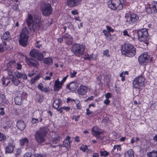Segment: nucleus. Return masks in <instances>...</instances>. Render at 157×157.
I'll use <instances>...</instances> for the list:
<instances>
[{
  "mask_svg": "<svg viewBox=\"0 0 157 157\" xmlns=\"http://www.w3.org/2000/svg\"><path fill=\"white\" fill-rule=\"evenodd\" d=\"M123 35L125 36H127L128 37H129L130 36L129 34H128V32L127 30H125L123 32Z\"/></svg>",
  "mask_w": 157,
  "mask_h": 157,
  "instance_id": "obj_52",
  "label": "nucleus"
},
{
  "mask_svg": "<svg viewBox=\"0 0 157 157\" xmlns=\"http://www.w3.org/2000/svg\"><path fill=\"white\" fill-rule=\"evenodd\" d=\"M100 153L101 156L106 157L109 155V153L106 151H100Z\"/></svg>",
  "mask_w": 157,
  "mask_h": 157,
  "instance_id": "obj_38",
  "label": "nucleus"
},
{
  "mask_svg": "<svg viewBox=\"0 0 157 157\" xmlns=\"http://www.w3.org/2000/svg\"><path fill=\"white\" fill-rule=\"evenodd\" d=\"M113 150H116L117 151H121V148L120 145H115L114 146L113 149L111 151L112 153H113Z\"/></svg>",
  "mask_w": 157,
  "mask_h": 157,
  "instance_id": "obj_37",
  "label": "nucleus"
},
{
  "mask_svg": "<svg viewBox=\"0 0 157 157\" xmlns=\"http://www.w3.org/2000/svg\"><path fill=\"white\" fill-rule=\"evenodd\" d=\"M61 101L58 98L54 100L53 102V106L55 109L58 108L61 104Z\"/></svg>",
  "mask_w": 157,
  "mask_h": 157,
  "instance_id": "obj_29",
  "label": "nucleus"
},
{
  "mask_svg": "<svg viewBox=\"0 0 157 157\" xmlns=\"http://www.w3.org/2000/svg\"><path fill=\"white\" fill-rule=\"evenodd\" d=\"M101 75H99L97 79L96 82V83H97L99 85H100L101 84Z\"/></svg>",
  "mask_w": 157,
  "mask_h": 157,
  "instance_id": "obj_41",
  "label": "nucleus"
},
{
  "mask_svg": "<svg viewBox=\"0 0 157 157\" xmlns=\"http://www.w3.org/2000/svg\"><path fill=\"white\" fill-rule=\"evenodd\" d=\"M15 68L18 70H20L22 69V66L21 64L17 63H16L14 65Z\"/></svg>",
  "mask_w": 157,
  "mask_h": 157,
  "instance_id": "obj_42",
  "label": "nucleus"
},
{
  "mask_svg": "<svg viewBox=\"0 0 157 157\" xmlns=\"http://www.w3.org/2000/svg\"><path fill=\"white\" fill-rule=\"evenodd\" d=\"M2 40H9L11 39V36L9 31H7L5 33L3 36H2Z\"/></svg>",
  "mask_w": 157,
  "mask_h": 157,
  "instance_id": "obj_28",
  "label": "nucleus"
},
{
  "mask_svg": "<svg viewBox=\"0 0 157 157\" xmlns=\"http://www.w3.org/2000/svg\"><path fill=\"white\" fill-rule=\"evenodd\" d=\"M86 114L87 115H91L93 113V112L90 111L89 108L87 109H86Z\"/></svg>",
  "mask_w": 157,
  "mask_h": 157,
  "instance_id": "obj_55",
  "label": "nucleus"
},
{
  "mask_svg": "<svg viewBox=\"0 0 157 157\" xmlns=\"http://www.w3.org/2000/svg\"><path fill=\"white\" fill-rule=\"evenodd\" d=\"M67 75L66 77H64V78L62 80L61 82H60V83H61V84L62 85L66 80L67 78Z\"/></svg>",
  "mask_w": 157,
  "mask_h": 157,
  "instance_id": "obj_62",
  "label": "nucleus"
},
{
  "mask_svg": "<svg viewBox=\"0 0 157 157\" xmlns=\"http://www.w3.org/2000/svg\"><path fill=\"white\" fill-rule=\"evenodd\" d=\"M31 153L27 152L24 155L23 157H31Z\"/></svg>",
  "mask_w": 157,
  "mask_h": 157,
  "instance_id": "obj_54",
  "label": "nucleus"
},
{
  "mask_svg": "<svg viewBox=\"0 0 157 157\" xmlns=\"http://www.w3.org/2000/svg\"><path fill=\"white\" fill-rule=\"evenodd\" d=\"M108 7L113 10H121L123 9V5L121 0H111L108 2Z\"/></svg>",
  "mask_w": 157,
  "mask_h": 157,
  "instance_id": "obj_7",
  "label": "nucleus"
},
{
  "mask_svg": "<svg viewBox=\"0 0 157 157\" xmlns=\"http://www.w3.org/2000/svg\"><path fill=\"white\" fill-rule=\"evenodd\" d=\"M14 147V145L12 144L11 143L9 144L8 146L6 147V152L8 153H11L13 151Z\"/></svg>",
  "mask_w": 157,
  "mask_h": 157,
  "instance_id": "obj_23",
  "label": "nucleus"
},
{
  "mask_svg": "<svg viewBox=\"0 0 157 157\" xmlns=\"http://www.w3.org/2000/svg\"><path fill=\"white\" fill-rule=\"evenodd\" d=\"M14 75L18 78H22L24 80L26 79L27 78V75L26 74L20 73L17 71L14 72Z\"/></svg>",
  "mask_w": 157,
  "mask_h": 157,
  "instance_id": "obj_22",
  "label": "nucleus"
},
{
  "mask_svg": "<svg viewBox=\"0 0 157 157\" xmlns=\"http://www.w3.org/2000/svg\"><path fill=\"white\" fill-rule=\"evenodd\" d=\"M145 80V78L142 76L136 77L133 82V87L136 89H142L144 86Z\"/></svg>",
  "mask_w": 157,
  "mask_h": 157,
  "instance_id": "obj_6",
  "label": "nucleus"
},
{
  "mask_svg": "<svg viewBox=\"0 0 157 157\" xmlns=\"http://www.w3.org/2000/svg\"><path fill=\"white\" fill-rule=\"evenodd\" d=\"M110 102V101L108 99H106L104 101V103L106 105H108Z\"/></svg>",
  "mask_w": 157,
  "mask_h": 157,
  "instance_id": "obj_56",
  "label": "nucleus"
},
{
  "mask_svg": "<svg viewBox=\"0 0 157 157\" xmlns=\"http://www.w3.org/2000/svg\"><path fill=\"white\" fill-rule=\"evenodd\" d=\"M3 46L2 47H0V52H2L4 50V46L6 45V43L4 41L3 43Z\"/></svg>",
  "mask_w": 157,
  "mask_h": 157,
  "instance_id": "obj_49",
  "label": "nucleus"
},
{
  "mask_svg": "<svg viewBox=\"0 0 157 157\" xmlns=\"http://www.w3.org/2000/svg\"><path fill=\"white\" fill-rule=\"evenodd\" d=\"M27 24L29 26L31 25L30 28L32 31L34 32L35 30L40 25V22L39 17L37 16L34 15L33 17L31 14L28 15V18L26 19Z\"/></svg>",
  "mask_w": 157,
  "mask_h": 157,
  "instance_id": "obj_2",
  "label": "nucleus"
},
{
  "mask_svg": "<svg viewBox=\"0 0 157 157\" xmlns=\"http://www.w3.org/2000/svg\"><path fill=\"white\" fill-rule=\"evenodd\" d=\"M17 127L19 130L22 131L25 129V124L24 121H19L17 123Z\"/></svg>",
  "mask_w": 157,
  "mask_h": 157,
  "instance_id": "obj_21",
  "label": "nucleus"
},
{
  "mask_svg": "<svg viewBox=\"0 0 157 157\" xmlns=\"http://www.w3.org/2000/svg\"><path fill=\"white\" fill-rule=\"evenodd\" d=\"M132 48H136L130 44H126L122 46L121 50L122 54L124 55Z\"/></svg>",
  "mask_w": 157,
  "mask_h": 157,
  "instance_id": "obj_13",
  "label": "nucleus"
},
{
  "mask_svg": "<svg viewBox=\"0 0 157 157\" xmlns=\"http://www.w3.org/2000/svg\"><path fill=\"white\" fill-rule=\"evenodd\" d=\"M28 142V140L27 138H25L22 140L21 143L22 145H23L25 144H27Z\"/></svg>",
  "mask_w": 157,
  "mask_h": 157,
  "instance_id": "obj_44",
  "label": "nucleus"
},
{
  "mask_svg": "<svg viewBox=\"0 0 157 157\" xmlns=\"http://www.w3.org/2000/svg\"><path fill=\"white\" fill-rule=\"evenodd\" d=\"M62 85L59 81L58 78H57L55 82V84L53 87V90L54 91H58L59 90L62 88Z\"/></svg>",
  "mask_w": 157,
  "mask_h": 157,
  "instance_id": "obj_19",
  "label": "nucleus"
},
{
  "mask_svg": "<svg viewBox=\"0 0 157 157\" xmlns=\"http://www.w3.org/2000/svg\"><path fill=\"white\" fill-rule=\"evenodd\" d=\"M63 38L65 40L66 43L68 45H70L73 43V40L72 36L68 33H65L63 34Z\"/></svg>",
  "mask_w": 157,
  "mask_h": 157,
  "instance_id": "obj_15",
  "label": "nucleus"
},
{
  "mask_svg": "<svg viewBox=\"0 0 157 157\" xmlns=\"http://www.w3.org/2000/svg\"><path fill=\"white\" fill-rule=\"evenodd\" d=\"M21 152V151L20 149H18L16 151L15 153L16 156L19 155Z\"/></svg>",
  "mask_w": 157,
  "mask_h": 157,
  "instance_id": "obj_51",
  "label": "nucleus"
},
{
  "mask_svg": "<svg viewBox=\"0 0 157 157\" xmlns=\"http://www.w3.org/2000/svg\"><path fill=\"white\" fill-rule=\"evenodd\" d=\"M146 10L147 12L149 14L155 13V12L153 11V8H152V6H151L146 8Z\"/></svg>",
  "mask_w": 157,
  "mask_h": 157,
  "instance_id": "obj_35",
  "label": "nucleus"
},
{
  "mask_svg": "<svg viewBox=\"0 0 157 157\" xmlns=\"http://www.w3.org/2000/svg\"><path fill=\"white\" fill-rule=\"evenodd\" d=\"M107 29L109 33V32H113L114 31V30L113 29H111V28L109 27V26H106Z\"/></svg>",
  "mask_w": 157,
  "mask_h": 157,
  "instance_id": "obj_53",
  "label": "nucleus"
},
{
  "mask_svg": "<svg viewBox=\"0 0 157 157\" xmlns=\"http://www.w3.org/2000/svg\"><path fill=\"white\" fill-rule=\"evenodd\" d=\"M137 35L140 41L145 42L146 45H148V42L147 41L149 40L148 34L146 29H143L138 30Z\"/></svg>",
  "mask_w": 157,
  "mask_h": 157,
  "instance_id": "obj_5",
  "label": "nucleus"
},
{
  "mask_svg": "<svg viewBox=\"0 0 157 157\" xmlns=\"http://www.w3.org/2000/svg\"><path fill=\"white\" fill-rule=\"evenodd\" d=\"M152 8L153 9V12L155 13L157 12V2H154L152 4Z\"/></svg>",
  "mask_w": 157,
  "mask_h": 157,
  "instance_id": "obj_36",
  "label": "nucleus"
},
{
  "mask_svg": "<svg viewBox=\"0 0 157 157\" xmlns=\"http://www.w3.org/2000/svg\"><path fill=\"white\" fill-rule=\"evenodd\" d=\"M61 140V137L57 135L52 138V142L53 144H57Z\"/></svg>",
  "mask_w": 157,
  "mask_h": 157,
  "instance_id": "obj_32",
  "label": "nucleus"
},
{
  "mask_svg": "<svg viewBox=\"0 0 157 157\" xmlns=\"http://www.w3.org/2000/svg\"><path fill=\"white\" fill-rule=\"evenodd\" d=\"M103 32L106 36H108L109 34V33L106 30H103Z\"/></svg>",
  "mask_w": 157,
  "mask_h": 157,
  "instance_id": "obj_57",
  "label": "nucleus"
},
{
  "mask_svg": "<svg viewBox=\"0 0 157 157\" xmlns=\"http://www.w3.org/2000/svg\"><path fill=\"white\" fill-rule=\"evenodd\" d=\"M147 157H157V151H153L152 152H149L147 153Z\"/></svg>",
  "mask_w": 157,
  "mask_h": 157,
  "instance_id": "obj_33",
  "label": "nucleus"
},
{
  "mask_svg": "<svg viewBox=\"0 0 157 157\" xmlns=\"http://www.w3.org/2000/svg\"><path fill=\"white\" fill-rule=\"evenodd\" d=\"M48 130V127L45 126L40 128L38 130L36 131L34 134V138L36 141L38 143L44 142L45 140V137Z\"/></svg>",
  "mask_w": 157,
  "mask_h": 157,
  "instance_id": "obj_1",
  "label": "nucleus"
},
{
  "mask_svg": "<svg viewBox=\"0 0 157 157\" xmlns=\"http://www.w3.org/2000/svg\"><path fill=\"white\" fill-rule=\"evenodd\" d=\"M43 61L44 63L48 65H51L53 63L52 59L50 57L45 58L44 59Z\"/></svg>",
  "mask_w": 157,
  "mask_h": 157,
  "instance_id": "obj_30",
  "label": "nucleus"
},
{
  "mask_svg": "<svg viewBox=\"0 0 157 157\" xmlns=\"http://www.w3.org/2000/svg\"><path fill=\"white\" fill-rule=\"evenodd\" d=\"M139 20V17L136 14L132 13L130 15V17L127 18L126 21V22L129 23L130 24H132L136 22Z\"/></svg>",
  "mask_w": 157,
  "mask_h": 157,
  "instance_id": "obj_14",
  "label": "nucleus"
},
{
  "mask_svg": "<svg viewBox=\"0 0 157 157\" xmlns=\"http://www.w3.org/2000/svg\"><path fill=\"white\" fill-rule=\"evenodd\" d=\"M23 100V98L20 96H17L14 98L15 103L17 105H21Z\"/></svg>",
  "mask_w": 157,
  "mask_h": 157,
  "instance_id": "obj_24",
  "label": "nucleus"
},
{
  "mask_svg": "<svg viewBox=\"0 0 157 157\" xmlns=\"http://www.w3.org/2000/svg\"><path fill=\"white\" fill-rule=\"evenodd\" d=\"M71 137L69 136H67L65 140L63 141V146L65 147L67 149H68L70 147V144L72 142L70 140Z\"/></svg>",
  "mask_w": 157,
  "mask_h": 157,
  "instance_id": "obj_20",
  "label": "nucleus"
},
{
  "mask_svg": "<svg viewBox=\"0 0 157 157\" xmlns=\"http://www.w3.org/2000/svg\"><path fill=\"white\" fill-rule=\"evenodd\" d=\"M87 147L88 146L86 145L82 146L80 147V149L83 152H85L86 150L87 149Z\"/></svg>",
  "mask_w": 157,
  "mask_h": 157,
  "instance_id": "obj_47",
  "label": "nucleus"
},
{
  "mask_svg": "<svg viewBox=\"0 0 157 157\" xmlns=\"http://www.w3.org/2000/svg\"><path fill=\"white\" fill-rule=\"evenodd\" d=\"M105 97L106 99H108V98H110L111 97V94L110 93H108L106 94H105Z\"/></svg>",
  "mask_w": 157,
  "mask_h": 157,
  "instance_id": "obj_58",
  "label": "nucleus"
},
{
  "mask_svg": "<svg viewBox=\"0 0 157 157\" xmlns=\"http://www.w3.org/2000/svg\"><path fill=\"white\" fill-rule=\"evenodd\" d=\"M75 103L76 104V109H81V105L79 103V101L78 100H76Z\"/></svg>",
  "mask_w": 157,
  "mask_h": 157,
  "instance_id": "obj_40",
  "label": "nucleus"
},
{
  "mask_svg": "<svg viewBox=\"0 0 157 157\" xmlns=\"http://www.w3.org/2000/svg\"><path fill=\"white\" fill-rule=\"evenodd\" d=\"M64 38H63V35H62V36L61 38H59L57 39V40L58 42L62 43L63 42V40Z\"/></svg>",
  "mask_w": 157,
  "mask_h": 157,
  "instance_id": "obj_60",
  "label": "nucleus"
},
{
  "mask_svg": "<svg viewBox=\"0 0 157 157\" xmlns=\"http://www.w3.org/2000/svg\"><path fill=\"white\" fill-rule=\"evenodd\" d=\"M109 50L106 49L104 51L103 55L104 56L109 57Z\"/></svg>",
  "mask_w": 157,
  "mask_h": 157,
  "instance_id": "obj_45",
  "label": "nucleus"
},
{
  "mask_svg": "<svg viewBox=\"0 0 157 157\" xmlns=\"http://www.w3.org/2000/svg\"><path fill=\"white\" fill-rule=\"evenodd\" d=\"M40 76L39 75H36L35 77L33 78L30 80V83L31 84H34L36 81L40 78Z\"/></svg>",
  "mask_w": 157,
  "mask_h": 157,
  "instance_id": "obj_34",
  "label": "nucleus"
},
{
  "mask_svg": "<svg viewBox=\"0 0 157 157\" xmlns=\"http://www.w3.org/2000/svg\"><path fill=\"white\" fill-rule=\"evenodd\" d=\"M71 76L70 77L71 78H73L75 77L77 72L75 71H71Z\"/></svg>",
  "mask_w": 157,
  "mask_h": 157,
  "instance_id": "obj_46",
  "label": "nucleus"
},
{
  "mask_svg": "<svg viewBox=\"0 0 157 157\" xmlns=\"http://www.w3.org/2000/svg\"><path fill=\"white\" fill-rule=\"evenodd\" d=\"M30 55L39 60H41L44 57L42 53H40L39 51L35 49H32L30 51Z\"/></svg>",
  "mask_w": 157,
  "mask_h": 157,
  "instance_id": "obj_9",
  "label": "nucleus"
},
{
  "mask_svg": "<svg viewBox=\"0 0 157 157\" xmlns=\"http://www.w3.org/2000/svg\"><path fill=\"white\" fill-rule=\"evenodd\" d=\"M36 157H44V156L43 155L40 154H35Z\"/></svg>",
  "mask_w": 157,
  "mask_h": 157,
  "instance_id": "obj_64",
  "label": "nucleus"
},
{
  "mask_svg": "<svg viewBox=\"0 0 157 157\" xmlns=\"http://www.w3.org/2000/svg\"><path fill=\"white\" fill-rule=\"evenodd\" d=\"M87 91V87L85 85H81L77 90V92L81 95H84L86 94Z\"/></svg>",
  "mask_w": 157,
  "mask_h": 157,
  "instance_id": "obj_18",
  "label": "nucleus"
},
{
  "mask_svg": "<svg viewBox=\"0 0 157 157\" xmlns=\"http://www.w3.org/2000/svg\"><path fill=\"white\" fill-rule=\"evenodd\" d=\"M92 57L91 55L86 54L85 55L84 58L85 59L90 60Z\"/></svg>",
  "mask_w": 157,
  "mask_h": 157,
  "instance_id": "obj_43",
  "label": "nucleus"
},
{
  "mask_svg": "<svg viewBox=\"0 0 157 157\" xmlns=\"http://www.w3.org/2000/svg\"><path fill=\"white\" fill-rule=\"evenodd\" d=\"M124 156L125 157H134V152L132 150L129 149L125 153Z\"/></svg>",
  "mask_w": 157,
  "mask_h": 157,
  "instance_id": "obj_31",
  "label": "nucleus"
},
{
  "mask_svg": "<svg viewBox=\"0 0 157 157\" xmlns=\"http://www.w3.org/2000/svg\"><path fill=\"white\" fill-rule=\"evenodd\" d=\"M10 76L11 81L14 85L17 86L20 84V82L19 80L14 78L13 75H10Z\"/></svg>",
  "mask_w": 157,
  "mask_h": 157,
  "instance_id": "obj_25",
  "label": "nucleus"
},
{
  "mask_svg": "<svg viewBox=\"0 0 157 157\" xmlns=\"http://www.w3.org/2000/svg\"><path fill=\"white\" fill-rule=\"evenodd\" d=\"M71 13L73 15L78 14V12L76 10H74L72 11Z\"/></svg>",
  "mask_w": 157,
  "mask_h": 157,
  "instance_id": "obj_59",
  "label": "nucleus"
},
{
  "mask_svg": "<svg viewBox=\"0 0 157 157\" xmlns=\"http://www.w3.org/2000/svg\"><path fill=\"white\" fill-rule=\"evenodd\" d=\"M82 0H67V5L70 7L77 6L81 4Z\"/></svg>",
  "mask_w": 157,
  "mask_h": 157,
  "instance_id": "obj_12",
  "label": "nucleus"
},
{
  "mask_svg": "<svg viewBox=\"0 0 157 157\" xmlns=\"http://www.w3.org/2000/svg\"><path fill=\"white\" fill-rule=\"evenodd\" d=\"M29 34V31L27 28L25 27L22 29L18 40L21 46L25 47L28 45Z\"/></svg>",
  "mask_w": 157,
  "mask_h": 157,
  "instance_id": "obj_3",
  "label": "nucleus"
},
{
  "mask_svg": "<svg viewBox=\"0 0 157 157\" xmlns=\"http://www.w3.org/2000/svg\"><path fill=\"white\" fill-rule=\"evenodd\" d=\"M149 56L146 53H144L141 55L138 58L140 63H143L147 62Z\"/></svg>",
  "mask_w": 157,
  "mask_h": 157,
  "instance_id": "obj_17",
  "label": "nucleus"
},
{
  "mask_svg": "<svg viewBox=\"0 0 157 157\" xmlns=\"http://www.w3.org/2000/svg\"><path fill=\"white\" fill-rule=\"evenodd\" d=\"M61 109H63L64 110H66V111H69L70 110V108L69 107H65H65H62Z\"/></svg>",
  "mask_w": 157,
  "mask_h": 157,
  "instance_id": "obj_61",
  "label": "nucleus"
},
{
  "mask_svg": "<svg viewBox=\"0 0 157 157\" xmlns=\"http://www.w3.org/2000/svg\"><path fill=\"white\" fill-rule=\"evenodd\" d=\"M85 48L84 45L75 44L72 47L71 51L77 56L83 55L84 54Z\"/></svg>",
  "mask_w": 157,
  "mask_h": 157,
  "instance_id": "obj_4",
  "label": "nucleus"
},
{
  "mask_svg": "<svg viewBox=\"0 0 157 157\" xmlns=\"http://www.w3.org/2000/svg\"><path fill=\"white\" fill-rule=\"evenodd\" d=\"M6 137L2 134L0 133V141H2L5 140Z\"/></svg>",
  "mask_w": 157,
  "mask_h": 157,
  "instance_id": "obj_48",
  "label": "nucleus"
},
{
  "mask_svg": "<svg viewBox=\"0 0 157 157\" xmlns=\"http://www.w3.org/2000/svg\"><path fill=\"white\" fill-rule=\"evenodd\" d=\"M78 83L76 82H71L67 84V88L72 91L75 90L78 86Z\"/></svg>",
  "mask_w": 157,
  "mask_h": 157,
  "instance_id": "obj_16",
  "label": "nucleus"
},
{
  "mask_svg": "<svg viewBox=\"0 0 157 157\" xmlns=\"http://www.w3.org/2000/svg\"><path fill=\"white\" fill-rule=\"evenodd\" d=\"M12 8L15 11H17L18 10L19 8L18 5L17 4L14 3L12 6Z\"/></svg>",
  "mask_w": 157,
  "mask_h": 157,
  "instance_id": "obj_39",
  "label": "nucleus"
},
{
  "mask_svg": "<svg viewBox=\"0 0 157 157\" xmlns=\"http://www.w3.org/2000/svg\"><path fill=\"white\" fill-rule=\"evenodd\" d=\"M136 53V48H132L124 55L126 56L131 57L134 56L135 55Z\"/></svg>",
  "mask_w": 157,
  "mask_h": 157,
  "instance_id": "obj_27",
  "label": "nucleus"
},
{
  "mask_svg": "<svg viewBox=\"0 0 157 157\" xmlns=\"http://www.w3.org/2000/svg\"><path fill=\"white\" fill-rule=\"evenodd\" d=\"M71 101V102L72 101H76L74 99H73L71 98H67V102H69V101Z\"/></svg>",
  "mask_w": 157,
  "mask_h": 157,
  "instance_id": "obj_63",
  "label": "nucleus"
},
{
  "mask_svg": "<svg viewBox=\"0 0 157 157\" xmlns=\"http://www.w3.org/2000/svg\"><path fill=\"white\" fill-rule=\"evenodd\" d=\"M26 62L29 66L34 68L37 67L39 66L38 62L33 58H25Z\"/></svg>",
  "mask_w": 157,
  "mask_h": 157,
  "instance_id": "obj_10",
  "label": "nucleus"
},
{
  "mask_svg": "<svg viewBox=\"0 0 157 157\" xmlns=\"http://www.w3.org/2000/svg\"><path fill=\"white\" fill-rule=\"evenodd\" d=\"M92 132L94 136L100 140L102 139L103 137L100 136L102 132L100 131L99 129L97 126L94 127L92 130Z\"/></svg>",
  "mask_w": 157,
  "mask_h": 157,
  "instance_id": "obj_11",
  "label": "nucleus"
},
{
  "mask_svg": "<svg viewBox=\"0 0 157 157\" xmlns=\"http://www.w3.org/2000/svg\"><path fill=\"white\" fill-rule=\"evenodd\" d=\"M42 14L44 16H48L52 12V9L51 5L48 3H44L41 6Z\"/></svg>",
  "mask_w": 157,
  "mask_h": 157,
  "instance_id": "obj_8",
  "label": "nucleus"
},
{
  "mask_svg": "<svg viewBox=\"0 0 157 157\" xmlns=\"http://www.w3.org/2000/svg\"><path fill=\"white\" fill-rule=\"evenodd\" d=\"M38 120L35 118H33L32 119V122L33 124H36L38 122Z\"/></svg>",
  "mask_w": 157,
  "mask_h": 157,
  "instance_id": "obj_50",
  "label": "nucleus"
},
{
  "mask_svg": "<svg viewBox=\"0 0 157 157\" xmlns=\"http://www.w3.org/2000/svg\"><path fill=\"white\" fill-rule=\"evenodd\" d=\"M38 88L39 89L41 90L42 91H44L45 92H48L49 90V87H44L42 83H40L38 85Z\"/></svg>",
  "mask_w": 157,
  "mask_h": 157,
  "instance_id": "obj_26",
  "label": "nucleus"
}]
</instances>
